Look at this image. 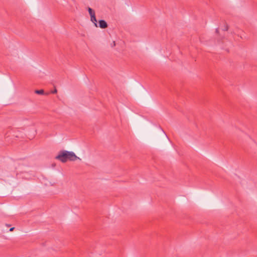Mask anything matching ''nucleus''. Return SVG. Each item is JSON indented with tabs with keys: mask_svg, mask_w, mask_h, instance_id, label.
Here are the masks:
<instances>
[{
	"mask_svg": "<svg viewBox=\"0 0 257 257\" xmlns=\"http://www.w3.org/2000/svg\"><path fill=\"white\" fill-rule=\"evenodd\" d=\"M56 160H59L62 163H65L68 160L74 161L77 159H80L73 152L62 150L59 152L58 155L55 157Z\"/></svg>",
	"mask_w": 257,
	"mask_h": 257,
	"instance_id": "1",
	"label": "nucleus"
},
{
	"mask_svg": "<svg viewBox=\"0 0 257 257\" xmlns=\"http://www.w3.org/2000/svg\"><path fill=\"white\" fill-rule=\"evenodd\" d=\"M98 24L99 27L101 29H105L108 27L107 23L103 20H99Z\"/></svg>",
	"mask_w": 257,
	"mask_h": 257,
	"instance_id": "2",
	"label": "nucleus"
},
{
	"mask_svg": "<svg viewBox=\"0 0 257 257\" xmlns=\"http://www.w3.org/2000/svg\"><path fill=\"white\" fill-rule=\"evenodd\" d=\"M91 18V21L94 24L95 26L97 27V20H96V17H95V15H92V16L90 17Z\"/></svg>",
	"mask_w": 257,
	"mask_h": 257,
	"instance_id": "3",
	"label": "nucleus"
},
{
	"mask_svg": "<svg viewBox=\"0 0 257 257\" xmlns=\"http://www.w3.org/2000/svg\"><path fill=\"white\" fill-rule=\"evenodd\" d=\"M35 93L37 94H44V91L43 89L36 90Z\"/></svg>",
	"mask_w": 257,
	"mask_h": 257,
	"instance_id": "4",
	"label": "nucleus"
},
{
	"mask_svg": "<svg viewBox=\"0 0 257 257\" xmlns=\"http://www.w3.org/2000/svg\"><path fill=\"white\" fill-rule=\"evenodd\" d=\"M88 11L89 12V14L91 16H92V15H95V12L90 8H88Z\"/></svg>",
	"mask_w": 257,
	"mask_h": 257,
	"instance_id": "5",
	"label": "nucleus"
},
{
	"mask_svg": "<svg viewBox=\"0 0 257 257\" xmlns=\"http://www.w3.org/2000/svg\"><path fill=\"white\" fill-rule=\"evenodd\" d=\"M228 30V26L227 24H225L224 28L223 29V31H226Z\"/></svg>",
	"mask_w": 257,
	"mask_h": 257,
	"instance_id": "6",
	"label": "nucleus"
},
{
	"mask_svg": "<svg viewBox=\"0 0 257 257\" xmlns=\"http://www.w3.org/2000/svg\"><path fill=\"white\" fill-rule=\"evenodd\" d=\"M57 92V90L56 88H55L54 90L51 91V93H53V94L56 93Z\"/></svg>",
	"mask_w": 257,
	"mask_h": 257,
	"instance_id": "7",
	"label": "nucleus"
},
{
	"mask_svg": "<svg viewBox=\"0 0 257 257\" xmlns=\"http://www.w3.org/2000/svg\"><path fill=\"white\" fill-rule=\"evenodd\" d=\"M15 229V227H12L10 229V231H13Z\"/></svg>",
	"mask_w": 257,
	"mask_h": 257,
	"instance_id": "8",
	"label": "nucleus"
},
{
	"mask_svg": "<svg viewBox=\"0 0 257 257\" xmlns=\"http://www.w3.org/2000/svg\"><path fill=\"white\" fill-rule=\"evenodd\" d=\"M216 31V32L217 33H218L219 32V29H218V28H217V29H216V31Z\"/></svg>",
	"mask_w": 257,
	"mask_h": 257,
	"instance_id": "9",
	"label": "nucleus"
},
{
	"mask_svg": "<svg viewBox=\"0 0 257 257\" xmlns=\"http://www.w3.org/2000/svg\"><path fill=\"white\" fill-rule=\"evenodd\" d=\"M6 225L7 226H8V227H9V226H11V225H10V224H6Z\"/></svg>",
	"mask_w": 257,
	"mask_h": 257,
	"instance_id": "10",
	"label": "nucleus"
},
{
	"mask_svg": "<svg viewBox=\"0 0 257 257\" xmlns=\"http://www.w3.org/2000/svg\"><path fill=\"white\" fill-rule=\"evenodd\" d=\"M113 45H114V46H115V42H113Z\"/></svg>",
	"mask_w": 257,
	"mask_h": 257,
	"instance_id": "11",
	"label": "nucleus"
},
{
	"mask_svg": "<svg viewBox=\"0 0 257 257\" xmlns=\"http://www.w3.org/2000/svg\"><path fill=\"white\" fill-rule=\"evenodd\" d=\"M49 94V93H46V95H48Z\"/></svg>",
	"mask_w": 257,
	"mask_h": 257,
	"instance_id": "12",
	"label": "nucleus"
}]
</instances>
